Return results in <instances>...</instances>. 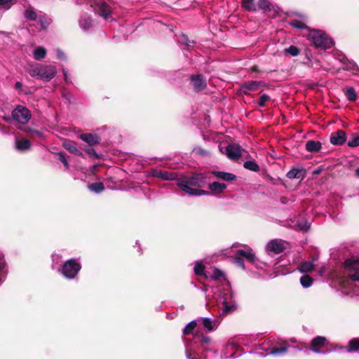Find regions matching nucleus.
Listing matches in <instances>:
<instances>
[{
  "instance_id": "nucleus-1",
  "label": "nucleus",
  "mask_w": 359,
  "mask_h": 359,
  "mask_svg": "<svg viewBox=\"0 0 359 359\" xmlns=\"http://www.w3.org/2000/svg\"><path fill=\"white\" fill-rule=\"evenodd\" d=\"M208 183V177L202 172H194L190 175H183L177 179V186L189 196H208L210 195L208 191L201 189L191 188L197 187H204Z\"/></svg>"
},
{
  "instance_id": "nucleus-2",
  "label": "nucleus",
  "mask_w": 359,
  "mask_h": 359,
  "mask_svg": "<svg viewBox=\"0 0 359 359\" xmlns=\"http://www.w3.org/2000/svg\"><path fill=\"white\" fill-rule=\"evenodd\" d=\"M343 265L346 277L341 282L342 287L347 290V293L359 295V258H348Z\"/></svg>"
},
{
  "instance_id": "nucleus-3",
  "label": "nucleus",
  "mask_w": 359,
  "mask_h": 359,
  "mask_svg": "<svg viewBox=\"0 0 359 359\" xmlns=\"http://www.w3.org/2000/svg\"><path fill=\"white\" fill-rule=\"evenodd\" d=\"M26 70L31 76L46 81H50L55 76L57 73L56 67L53 65H29L27 67Z\"/></svg>"
},
{
  "instance_id": "nucleus-4",
  "label": "nucleus",
  "mask_w": 359,
  "mask_h": 359,
  "mask_svg": "<svg viewBox=\"0 0 359 359\" xmlns=\"http://www.w3.org/2000/svg\"><path fill=\"white\" fill-rule=\"evenodd\" d=\"M260 349L264 352L258 353L263 357L268 355H279L285 353L288 349V344L286 341L280 342L276 340L269 339L262 345H259Z\"/></svg>"
},
{
  "instance_id": "nucleus-5",
  "label": "nucleus",
  "mask_w": 359,
  "mask_h": 359,
  "mask_svg": "<svg viewBox=\"0 0 359 359\" xmlns=\"http://www.w3.org/2000/svg\"><path fill=\"white\" fill-rule=\"evenodd\" d=\"M81 269L79 259L71 258L65 261L58 268V272L66 279L73 280L77 277Z\"/></svg>"
},
{
  "instance_id": "nucleus-6",
  "label": "nucleus",
  "mask_w": 359,
  "mask_h": 359,
  "mask_svg": "<svg viewBox=\"0 0 359 359\" xmlns=\"http://www.w3.org/2000/svg\"><path fill=\"white\" fill-rule=\"evenodd\" d=\"M309 36L312 43L316 48L326 50L334 46L333 39L322 30L314 29L310 32Z\"/></svg>"
},
{
  "instance_id": "nucleus-7",
  "label": "nucleus",
  "mask_w": 359,
  "mask_h": 359,
  "mask_svg": "<svg viewBox=\"0 0 359 359\" xmlns=\"http://www.w3.org/2000/svg\"><path fill=\"white\" fill-rule=\"evenodd\" d=\"M288 243L279 238L272 239L265 246L266 253L270 256L279 255L285 251Z\"/></svg>"
},
{
  "instance_id": "nucleus-8",
  "label": "nucleus",
  "mask_w": 359,
  "mask_h": 359,
  "mask_svg": "<svg viewBox=\"0 0 359 359\" xmlns=\"http://www.w3.org/2000/svg\"><path fill=\"white\" fill-rule=\"evenodd\" d=\"M11 116L20 124L25 125L30 121L32 114L26 107L19 104L12 111Z\"/></svg>"
},
{
  "instance_id": "nucleus-9",
  "label": "nucleus",
  "mask_w": 359,
  "mask_h": 359,
  "mask_svg": "<svg viewBox=\"0 0 359 359\" xmlns=\"http://www.w3.org/2000/svg\"><path fill=\"white\" fill-rule=\"evenodd\" d=\"M219 299L223 305L224 312L229 313L236 309V302L231 290L221 292Z\"/></svg>"
},
{
  "instance_id": "nucleus-10",
  "label": "nucleus",
  "mask_w": 359,
  "mask_h": 359,
  "mask_svg": "<svg viewBox=\"0 0 359 359\" xmlns=\"http://www.w3.org/2000/svg\"><path fill=\"white\" fill-rule=\"evenodd\" d=\"M185 355L187 359H206L203 353L199 355L198 345L194 344L192 341H188V339H184Z\"/></svg>"
},
{
  "instance_id": "nucleus-11",
  "label": "nucleus",
  "mask_w": 359,
  "mask_h": 359,
  "mask_svg": "<svg viewBox=\"0 0 359 359\" xmlns=\"http://www.w3.org/2000/svg\"><path fill=\"white\" fill-rule=\"evenodd\" d=\"M236 252H237L238 255L241 257L243 259L245 258L247 261L255 264L257 267L262 269V265L264 266H266V263L260 262L259 259L257 258L255 254L253 252V250L252 249H249L247 251L242 249H239L237 250Z\"/></svg>"
},
{
  "instance_id": "nucleus-12",
  "label": "nucleus",
  "mask_w": 359,
  "mask_h": 359,
  "mask_svg": "<svg viewBox=\"0 0 359 359\" xmlns=\"http://www.w3.org/2000/svg\"><path fill=\"white\" fill-rule=\"evenodd\" d=\"M148 177L159 178L162 180L177 181V174L172 172H168L158 168H153L147 173Z\"/></svg>"
},
{
  "instance_id": "nucleus-13",
  "label": "nucleus",
  "mask_w": 359,
  "mask_h": 359,
  "mask_svg": "<svg viewBox=\"0 0 359 359\" xmlns=\"http://www.w3.org/2000/svg\"><path fill=\"white\" fill-rule=\"evenodd\" d=\"M190 81L196 92H200L207 86L206 79L201 74L191 75Z\"/></svg>"
},
{
  "instance_id": "nucleus-14",
  "label": "nucleus",
  "mask_w": 359,
  "mask_h": 359,
  "mask_svg": "<svg viewBox=\"0 0 359 359\" xmlns=\"http://www.w3.org/2000/svg\"><path fill=\"white\" fill-rule=\"evenodd\" d=\"M264 86V83L261 81H247L241 85L240 90L243 94L247 95L250 91H256Z\"/></svg>"
},
{
  "instance_id": "nucleus-15",
  "label": "nucleus",
  "mask_w": 359,
  "mask_h": 359,
  "mask_svg": "<svg viewBox=\"0 0 359 359\" xmlns=\"http://www.w3.org/2000/svg\"><path fill=\"white\" fill-rule=\"evenodd\" d=\"M238 345L233 341H229L222 352L221 358L224 359L236 358L240 354H236V349Z\"/></svg>"
},
{
  "instance_id": "nucleus-16",
  "label": "nucleus",
  "mask_w": 359,
  "mask_h": 359,
  "mask_svg": "<svg viewBox=\"0 0 359 359\" xmlns=\"http://www.w3.org/2000/svg\"><path fill=\"white\" fill-rule=\"evenodd\" d=\"M96 13L104 20L111 19V8L106 2H100L97 4Z\"/></svg>"
},
{
  "instance_id": "nucleus-17",
  "label": "nucleus",
  "mask_w": 359,
  "mask_h": 359,
  "mask_svg": "<svg viewBox=\"0 0 359 359\" xmlns=\"http://www.w3.org/2000/svg\"><path fill=\"white\" fill-rule=\"evenodd\" d=\"M346 134L342 130H338L332 133L330 137V142L332 144L335 146H341L346 142Z\"/></svg>"
},
{
  "instance_id": "nucleus-18",
  "label": "nucleus",
  "mask_w": 359,
  "mask_h": 359,
  "mask_svg": "<svg viewBox=\"0 0 359 359\" xmlns=\"http://www.w3.org/2000/svg\"><path fill=\"white\" fill-rule=\"evenodd\" d=\"M326 341L327 339L325 337L317 336L314 337L311 342L310 350L316 353H322L319 348L325 346Z\"/></svg>"
},
{
  "instance_id": "nucleus-19",
  "label": "nucleus",
  "mask_w": 359,
  "mask_h": 359,
  "mask_svg": "<svg viewBox=\"0 0 359 359\" xmlns=\"http://www.w3.org/2000/svg\"><path fill=\"white\" fill-rule=\"evenodd\" d=\"M226 154L229 158L236 160L241 156V147L236 144H229L226 148Z\"/></svg>"
},
{
  "instance_id": "nucleus-20",
  "label": "nucleus",
  "mask_w": 359,
  "mask_h": 359,
  "mask_svg": "<svg viewBox=\"0 0 359 359\" xmlns=\"http://www.w3.org/2000/svg\"><path fill=\"white\" fill-rule=\"evenodd\" d=\"M63 147L69 151L71 154H75L76 156L83 157V154L82 151H81L77 148V144L70 140L65 139L62 142Z\"/></svg>"
},
{
  "instance_id": "nucleus-21",
  "label": "nucleus",
  "mask_w": 359,
  "mask_h": 359,
  "mask_svg": "<svg viewBox=\"0 0 359 359\" xmlns=\"http://www.w3.org/2000/svg\"><path fill=\"white\" fill-rule=\"evenodd\" d=\"M339 60L344 65L343 69L352 72L356 74V72L359 71V67L354 61L349 60L345 55H341Z\"/></svg>"
},
{
  "instance_id": "nucleus-22",
  "label": "nucleus",
  "mask_w": 359,
  "mask_h": 359,
  "mask_svg": "<svg viewBox=\"0 0 359 359\" xmlns=\"http://www.w3.org/2000/svg\"><path fill=\"white\" fill-rule=\"evenodd\" d=\"M197 321H201L202 325L208 332L216 330L218 326L217 321L216 320H212L211 318L200 317L198 318Z\"/></svg>"
},
{
  "instance_id": "nucleus-23",
  "label": "nucleus",
  "mask_w": 359,
  "mask_h": 359,
  "mask_svg": "<svg viewBox=\"0 0 359 359\" xmlns=\"http://www.w3.org/2000/svg\"><path fill=\"white\" fill-rule=\"evenodd\" d=\"M337 350L340 351H346L348 353H354V352H358L359 353V339L355 338L353 339H351L348 341V346H340Z\"/></svg>"
},
{
  "instance_id": "nucleus-24",
  "label": "nucleus",
  "mask_w": 359,
  "mask_h": 359,
  "mask_svg": "<svg viewBox=\"0 0 359 359\" xmlns=\"http://www.w3.org/2000/svg\"><path fill=\"white\" fill-rule=\"evenodd\" d=\"M80 139L89 145L97 144L100 142V138L97 135L91 133H83L80 135Z\"/></svg>"
},
{
  "instance_id": "nucleus-25",
  "label": "nucleus",
  "mask_w": 359,
  "mask_h": 359,
  "mask_svg": "<svg viewBox=\"0 0 359 359\" xmlns=\"http://www.w3.org/2000/svg\"><path fill=\"white\" fill-rule=\"evenodd\" d=\"M286 176L289 179L302 180L305 176V170L304 168H293L287 172Z\"/></svg>"
},
{
  "instance_id": "nucleus-26",
  "label": "nucleus",
  "mask_w": 359,
  "mask_h": 359,
  "mask_svg": "<svg viewBox=\"0 0 359 359\" xmlns=\"http://www.w3.org/2000/svg\"><path fill=\"white\" fill-rule=\"evenodd\" d=\"M212 174L215 175L216 177L221 179L226 182H229L232 180H236V175L233 173L224 172V171H212Z\"/></svg>"
},
{
  "instance_id": "nucleus-27",
  "label": "nucleus",
  "mask_w": 359,
  "mask_h": 359,
  "mask_svg": "<svg viewBox=\"0 0 359 359\" xmlns=\"http://www.w3.org/2000/svg\"><path fill=\"white\" fill-rule=\"evenodd\" d=\"M306 56L307 60L303 62L304 65L314 69H319L321 67L320 61L316 58H313L311 53L306 52Z\"/></svg>"
},
{
  "instance_id": "nucleus-28",
  "label": "nucleus",
  "mask_w": 359,
  "mask_h": 359,
  "mask_svg": "<svg viewBox=\"0 0 359 359\" xmlns=\"http://www.w3.org/2000/svg\"><path fill=\"white\" fill-rule=\"evenodd\" d=\"M15 147L18 151H25L30 149L31 142L27 139L16 140Z\"/></svg>"
},
{
  "instance_id": "nucleus-29",
  "label": "nucleus",
  "mask_w": 359,
  "mask_h": 359,
  "mask_svg": "<svg viewBox=\"0 0 359 359\" xmlns=\"http://www.w3.org/2000/svg\"><path fill=\"white\" fill-rule=\"evenodd\" d=\"M306 149L309 152H318L322 148V144L319 141L309 140L305 145Z\"/></svg>"
},
{
  "instance_id": "nucleus-30",
  "label": "nucleus",
  "mask_w": 359,
  "mask_h": 359,
  "mask_svg": "<svg viewBox=\"0 0 359 359\" xmlns=\"http://www.w3.org/2000/svg\"><path fill=\"white\" fill-rule=\"evenodd\" d=\"M79 27L84 31L90 29L93 27L92 19L90 16H82L79 21Z\"/></svg>"
},
{
  "instance_id": "nucleus-31",
  "label": "nucleus",
  "mask_w": 359,
  "mask_h": 359,
  "mask_svg": "<svg viewBox=\"0 0 359 359\" xmlns=\"http://www.w3.org/2000/svg\"><path fill=\"white\" fill-rule=\"evenodd\" d=\"M306 22V18H303L302 20L293 19L290 21L289 24L292 27L297 28L298 29H307Z\"/></svg>"
},
{
  "instance_id": "nucleus-32",
  "label": "nucleus",
  "mask_w": 359,
  "mask_h": 359,
  "mask_svg": "<svg viewBox=\"0 0 359 359\" xmlns=\"http://www.w3.org/2000/svg\"><path fill=\"white\" fill-rule=\"evenodd\" d=\"M208 189L212 192L220 194L226 189V185L224 183L214 182L208 184Z\"/></svg>"
},
{
  "instance_id": "nucleus-33",
  "label": "nucleus",
  "mask_w": 359,
  "mask_h": 359,
  "mask_svg": "<svg viewBox=\"0 0 359 359\" xmlns=\"http://www.w3.org/2000/svg\"><path fill=\"white\" fill-rule=\"evenodd\" d=\"M6 275V262L4 256L0 251V285L5 280Z\"/></svg>"
},
{
  "instance_id": "nucleus-34",
  "label": "nucleus",
  "mask_w": 359,
  "mask_h": 359,
  "mask_svg": "<svg viewBox=\"0 0 359 359\" xmlns=\"http://www.w3.org/2000/svg\"><path fill=\"white\" fill-rule=\"evenodd\" d=\"M314 264L313 261H306L302 262L299 266L298 270L301 273H308L313 269Z\"/></svg>"
},
{
  "instance_id": "nucleus-35",
  "label": "nucleus",
  "mask_w": 359,
  "mask_h": 359,
  "mask_svg": "<svg viewBox=\"0 0 359 359\" xmlns=\"http://www.w3.org/2000/svg\"><path fill=\"white\" fill-rule=\"evenodd\" d=\"M46 49L43 46H37L33 52L34 58L36 60H41L46 55Z\"/></svg>"
},
{
  "instance_id": "nucleus-36",
  "label": "nucleus",
  "mask_w": 359,
  "mask_h": 359,
  "mask_svg": "<svg viewBox=\"0 0 359 359\" xmlns=\"http://www.w3.org/2000/svg\"><path fill=\"white\" fill-rule=\"evenodd\" d=\"M194 344H196L200 346V344H209L211 342V339L208 336L205 335H197L192 337L191 340Z\"/></svg>"
},
{
  "instance_id": "nucleus-37",
  "label": "nucleus",
  "mask_w": 359,
  "mask_h": 359,
  "mask_svg": "<svg viewBox=\"0 0 359 359\" xmlns=\"http://www.w3.org/2000/svg\"><path fill=\"white\" fill-rule=\"evenodd\" d=\"M89 190L95 194H100L104 190V186L102 182H94L88 186Z\"/></svg>"
},
{
  "instance_id": "nucleus-38",
  "label": "nucleus",
  "mask_w": 359,
  "mask_h": 359,
  "mask_svg": "<svg viewBox=\"0 0 359 359\" xmlns=\"http://www.w3.org/2000/svg\"><path fill=\"white\" fill-rule=\"evenodd\" d=\"M177 41L179 43L184 45L187 48L192 47L195 44V41L189 40L188 36L184 34L180 35Z\"/></svg>"
},
{
  "instance_id": "nucleus-39",
  "label": "nucleus",
  "mask_w": 359,
  "mask_h": 359,
  "mask_svg": "<svg viewBox=\"0 0 359 359\" xmlns=\"http://www.w3.org/2000/svg\"><path fill=\"white\" fill-rule=\"evenodd\" d=\"M242 6L246 11H256L257 6L255 3V0H242Z\"/></svg>"
},
{
  "instance_id": "nucleus-40",
  "label": "nucleus",
  "mask_w": 359,
  "mask_h": 359,
  "mask_svg": "<svg viewBox=\"0 0 359 359\" xmlns=\"http://www.w3.org/2000/svg\"><path fill=\"white\" fill-rule=\"evenodd\" d=\"M313 283V278H311L309 275H306H306H303L300 278V283H301V285L304 288H309V287H310L312 285Z\"/></svg>"
},
{
  "instance_id": "nucleus-41",
  "label": "nucleus",
  "mask_w": 359,
  "mask_h": 359,
  "mask_svg": "<svg viewBox=\"0 0 359 359\" xmlns=\"http://www.w3.org/2000/svg\"><path fill=\"white\" fill-rule=\"evenodd\" d=\"M344 94L346 97V99L350 102H354L358 98L357 93L353 87L348 88L345 90Z\"/></svg>"
},
{
  "instance_id": "nucleus-42",
  "label": "nucleus",
  "mask_w": 359,
  "mask_h": 359,
  "mask_svg": "<svg viewBox=\"0 0 359 359\" xmlns=\"http://www.w3.org/2000/svg\"><path fill=\"white\" fill-rule=\"evenodd\" d=\"M24 16L26 19L34 21L37 19V13L32 7H29L24 12Z\"/></svg>"
},
{
  "instance_id": "nucleus-43",
  "label": "nucleus",
  "mask_w": 359,
  "mask_h": 359,
  "mask_svg": "<svg viewBox=\"0 0 359 359\" xmlns=\"http://www.w3.org/2000/svg\"><path fill=\"white\" fill-rule=\"evenodd\" d=\"M243 167L253 172H258L259 170V165L255 161H246L243 163Z\"/></svg>"
},
{
  "instance_id": "nucleus-44",
  "label": "nucleus",
  "mask_w": 359,
  "mask_h": 359,
  "mask_svg": "<svg viewBox=\"0 0 359 359\" xmlns=\"http://www.w3.org/2000/svg\"><path fill=\"white\" fill-rule=\"evenodd\" d=\"M196 321H197V320H194L187 324V325L184 327L183 331H182L183 334L184 335H187V334H189L190 333H191V332L194 330V329L197 325Z\"/></svg>"
},
{
  "instance_id": "nucleus-45",
  "label": "nucleus",
  "mask_w": 359,
  "mask_h": 359,
  "mask_svg": "<svg viewBox=\"0 0 359 359\" xmlns=\"http://www.w3.org/2000/svg\"><path fill=\"white\" fill-rule=\"evenodd\" d=\"M299 49L293 45H291L288 48L284 49L285 54H289L293 57L297 56L299 54Z\"/></svg>"
},
{
  "instance_id": "nucleus-46",
  "label": "nucleus",
  "mask_w": 359,
  "mask_h": 359,
  "mask_svg": "<svg viewBox=\"0 0 359 359\" xmlns=\"http://www.w3.org/2000/svg\"><path fill=\"white\" fill-rule=\"evenodd\" d=\"M204 271L205 266L201 262H196L194 267L195 274L197 276L205 275Z\"/></svg>"
},
{
  "instance_id": "nucleus-47",
  "label": "nucleus",
  "mask_w": 359,
  "mask_h": 359,
  "mask_svg": "<svg viewBox=\"0 0 359 359\" xmlns=\"http://www.w3.org/2000/svg\"><path fill=\"white\" fill-rule=\"evenodd\" d=\"M232 262L233 264H235L238 267L241 268L243 270L245 269V265L243 259L239 255H238L236 252L235 253V256L233 258Z\"/></svg>"
},
{
  "instance_id": "nucleus-48",
  "label": "nucleus",
  "mask_w": 359,
  "mask_h": 359,
  "mask_svg": "<svg viewBox=\"0 0 359 359\" xmlns=\"http://www.w3.org/2000/svg\"><path fill=\"white\" fill-rule=\"evenodd\" d=\"M259 8L264 11L271 10V4L269 0H259Z\"/></svg>"
},
{
  "instance_id": "nucleus-49",
  "label": "nucleus",
  "mask_w": 359,
  "mask_h": 359,
  "mask_svg": "<svg viewBox=\"0 0 359 359\" xmlns=\"http://www.w3.org/2000/svg\"><path fill=\"white\" fill-rule=\"evenodd\" d=\"M297 225L298 229L302 231H308L311 226V224L305 220L299 221Z\"/></svg>"
},
{
  "instance_id": "nucleus-50",
  "label": "nucleus",
  "mask_w": 359,
  "mask_h": 359,
  "mask_svg": "<svg viewBox=\"0 0 359 359\" xmlns=\"http://www.w3.org/2000/svg\"><path fill=\"white\" fill-rule=\"evenodd\" d=\"M193 152L201 156H207L209 155V151L201 147H196L193 149Z\"/></svg>"
},
{
  "instance_id": "nucleus-51",
  "label": "nucleus",
  "mask_w": 359,
  "mask_h": 359,
  "mask_svg": "<svg viewBox=\"0 0 359 359\" xmlns=\"http://www.w3.org/2000/svg\"><path fill=\"white\" fill-rule=\"evenodd\" d=\"M13 0H0V10L4 11L10 9Z\"/></svg>"
},
{
  "instance_id": "nucleus-52",
  "label": "nucleus",
  "mask_w": 359,
  "mask_h": 359,
  "mask_svg": "<svg viewBox=\"0 0 359 359\" xmlns=\"http://www.w3.org/2000/svg\"><path fill=\"white\" fill-rule=\"evenodd\" d=\"M57 156H58V159L62 163V164L64 165L65 168L67 170H68L69 168V165L66 158L65 154L64 152L60 151V152L57 153Z\"/></svg>"
},
{
  "instance_id": "nucleus-53",
  "label": "nucleus",
  "mask_w": 359,
  "mask_h": 359,
  "mask_svg": "<svg viewBox=\"0 0 359 359\" xmlns=\"http://www.w3.org/2000/svg\"><path fill=\"white\" fill-rule=\"evenodd\" d=\"M271 100V97L267 94H262L260 97L259 100L258 102V105L260 107H264L266 105V102L269 101Z\"/></svg>"
},
{
  "instance_id": "nucleus-54",
  "label": "nucleus",
  "mask_w": 359,
  "mask_h": 359,
  "mask_svg": "<svg viewBox=\"0 0 359 359\" xmlns=\"http://www.w3.org/2000/svg\"><path fill=\"white\" fill-rule=\"evenodd\" d=\"M349 147H356L359 146V135L353 137L347 143Z\"/></svg>"
},
{
  "instance_id": "nucleus-55",
  "label": "nucleus",
  "mask_w": 359,
  "mask_h": 359,
  "mask_svg": "<svg viewBox=\"0 0 359 359\" xmlns=\"http://www.w3.org/2000/svg\"><path fill=\"white\" fill-rule=\"evenodd\" d=\"M224 276V273L222 271L218 269H215L213 270V272H212V274L211 276V278L214 280H217V279H219V278L221 277H223Z\"/></svg>"
},
{
  "instance_id": "nucleus-56",
  "label": "nucleus",
  "mask_w": 359,
  "mask_h": 359,
  "mask_svg": "<svg viewBox=\"0 0 359 359\" xmlns=\"http://www.w3.org/2000/svg\"><path fill=\"white\" fill-rule=\"evenodd\" d=\"M85 151H86V153L88 154H89L90 156H93L95 158H100V155L98 154L96 151L93 149V148H91V147H86L85 149Z\"/></svg>"
},
{
  "instance_id": "nucleus-57",
  "label": "nucleus",
  "mask_w": 359,
  "mask_h": 359,
  "mask_svg": "<svg viewBox=\"0 0 359 359\" xmlns=\"http://www.w3.org/2000/svg\"><path fill=\"white\" fill-rule=\"evenodd\" d=\"M56 55H57V57L59 60H67V57H66L65 54L60 48L56 50Z\"/></svg>"
},
{
  "instance_id": "nucleus-58",
  "label": "nucleus",
  "mask_w": 359,
  "mask_h": 359,
  "mask_svg": "<svg viewBox=\"0 0 359 359\" xmlns=\"http://www.w3.org/2000/svg\"><path fill=\"white\" fill-rule=\"evenodd\" d=\"M62 73L65 79V81L66 83H72L70 74L68 73L67 70L65 69H62Z\"/></svg>"
},
{
  "instance_id": "nucleus-59",
  "label": "nucleus",
  "mask_w": 359,
  "mask_h": 359,
  "mask_svg": "<svg viewBox=\"0 0 359 359\" xmlns=\"http://www.w3.org/2000/svg\"><path fill=\"white\" fill-rule=\"evenodd\" d=\"M62 256L60 254H53L52 255V260L54 264H58L60 262Z\"/></svg>"
},
{
  "instance_id": "nucleus-60",
  "label": "nucleus",
  "mask_w": 359,
  "mask_h": 359,
  "mask_svg": "<svg viewBox=\"0 0 359 359\" xmlns=\"http://www.w3.org/2000/svg\"><path fill=\"white\" fill-rule=\"evenodd\" d=\"M62 96L66 98L68 101H70V99H71V95L69 93H67V89L66 88H62Z\"/></svg>"
},
{
  "instance_id": "nucleus-61",
  "label": "nucleus",
  "mask_w": 359,
  "mask_h": 359,
  "mask_svg": "<svg viewBox=\"0 0 359 359\" xmlns=\"http://www.w3.org/2000/svg\"><path fill=\"white\" fill-rule=\"evenodd\" d=\"M31 133L34 134L40 137L43 136V133L37 130H32Z\"/></svg>"
},
{
  "instance_id": "nucleus-62",
  "label": "nucleus",
  "mask_w": 359,
  "mask_h": 359,
  "mask_svg": "<svg viewBox=\"0 0 359 359\" xmlns=\"http://www.w3.org/2000/svg\"><path fill=\"white\" fill-rule=\"evenodd\" d=\"M15 88L18 90H21L22 88V84L21 82L20 81H17L15 83Z\"/></svg>"
},
{
  "instance_id": "nucleus-63",
  "label": "nucleus",
  "mask_w": 359,
  "mask_h": 359,
  "mask_svg": "<svg viewBox=\"0 0 359 359\" xmlns=\"http://www.w3.org/2000/svg\"><path fill=\"white\" fill-rule=\"evenodd\" d=\"M20 130H22L23 131L25 132H27V133H31V130H33L32 128H30L29 127H26L24 129L22 128H20Z\"/></svg>"
},
{
  "instance_id": "nucleus-64",
  "label": "nucleus",
  "mask_w": 359,
  "mask_h": 359,
  "mask_svg": "<svg viewBox=\"0 0 359 359\" xmlns=\"http://www.w3.org/2000/svg\"><path fill=\"white\" fill-rule=\"evenodd\" d=\"M355 175L359 177V167L355 170Z\"/></svg>"
}]
</instances>
